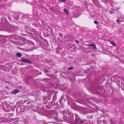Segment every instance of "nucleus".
<instances>
[{
  "instance_id": "obj_5",
  "label": "nucleus",
  "mask_w": 124,
  "mask_h": 124,
  "mask_svg": "<svg viewBox=\"0 0 124 124\" xmlns=\"http://www.w3.org/2000/svg\"><path fill=\"white\" fill-rule=\"evenodd\" d=\"M16 55L19 57H20L22 56V54L20 53H16Z\"/></svg>"
},
{
  "instance_id": "obj_3",
  "label": "nucleus",
  "mask_w": 124,
  "mask_h": 124,
  "mask_svg": "<svg viewBox=\"0 0 124 124\" xmlns=\"http://www.w3.org/2000/svg\"><path fill=\"white\" fill-rule=\"evenodd\" d=\"M88 46H93L94 49L95 50H97V48L96 47V45H95L94 44H88Z\"/></svg>"
},
{
  "instance_id": "obj_9",
  "label": "nucleus",
  "mask_w": 124,
  "mask_h": 124,
  "mask_svg": "<svg viewBox=\"0 0 124 124\" xmlns=\"http://www.w3.org/2000/svg\"><path fill=\"white\" fill-rule=\"evenodd\" d=\"M94 23L96 24H97L98 23V22L96 21H94Z\"/></svg>"
},
{
  "instance_id": "obj_6",
  "label": "nucleus",
  "mask_w": 124,
  "mask_h": 124,
  "mask_svg": "<svg viewBox=\"0 0 124 124\" xmlns=\"http://www.w3.org/2000/svg\"><path fill=\"white\" fill-rule=\"evenodd\" d=\"M54 119L55 120L57 121H59V119L57 116V115L56 116L54 117Z\"/></svg>"
},
{
  "instance_id": "obj_1",
  "label": "nucleus",
  "mask_w": 124,
  "mask_h": 124,
  "mask_svg": "<svg viewBox=\"0 0 124 124\" xmlns=\"http://www.w3.org/2000/svg\"><path fill=\"white\" fill-rule=\"evenodd\" d=\"M21 61L22 62H24L26 63H28L30 64H32V62L31 61L27 59L22 58L21 60Z\"/></svg>"
},
{
  "instance_id": "obj_11",
  "label": "nucleus",
  "mask_w": 124,
  "mask_h": 124,
  "mask_svg": "<svg viewBox=\"0 0 124 124\" xmlns=\"http://www.w3.org/2000/svg\"><path fill=\"white\" fill-rule=\"evenodd\" d=\"M117 23H119L120 22V21L118 19L117 20Z\"/></svg>"
},
{
  "instance_id": "obj_13",
  "label": "nucleus",
  "mask_w": 124,
  "mask_h": 124,
  "mask_svg": "<svg viewBox=\"0 0 124 124\" xmlns=\"http://www.w3.org/2000/svg\"><path fill=\"white\" fill-rule=\"evenodd\" d=\"M7 68V67H5V69H6V68Z\"/></svg>"
},
{
  "instance_id": "obj_7",
  "label": "nucleus",
  "mask_w": 124,
  "mask_h": 124,
  "mask_svg": "<svg viewBox=\"0 0 124 124\" xmlns=\"http://www.w3.org/2000/svg\"><path fill=\"white\" fill-rule=\"evenodd\" d=\"M64 11L66 13L69 14V13L67 12V10L66 9L64 8Z\"/></svg>"
},
{
  "instance_id": "obj_2",
  "label": "nucleus",
  "mask_w": 124,
  "mask_h": 124,
  "mask_svg": "<svg viewBox=\"0 0 124 124\" xmlns=\"http://www.w3.org/2000/svg\"><path fill=\"white\" fill-rule=\"evenodd\" d=\"M19 92V91L17 89H15L12 92V93L13 94H16L17 93Z\"/></svg>"
},
{
  "instance_id": "obj_12",
  "label": "nucleus",
  "mask_w": 124,
  "mask_h": 124,
  "mask_svg": "<svg viewBox=\"0 0 124 124\" xmlns=\"http://www.w3.org/2000/svg\"><path fill=\"white\" fill-rule=\"evenodd\" d=\"M44 70L46 72H48V71H47V70L45 69H44Z\"/></svg>"
},
{
  "instance_id": "obj_8",
  "label": "nucleus",
  "mask_w": 124,
  "mask_h": 124,
  "mask_svg": "<svg viewBox=\"0 0 124 124\" xmlns=\"http://www.w3.org/2000/svg\"><path fill=\"white\" fill-rule=\"evenodd\" d=\"M73 68L72 67H69L68 69V70H73Z\"/></svg>"
},
{
  "instance_id": "obj_10",
  "label": "nucleus",
  "mask_w": 124,
  "mask_h": 124,
  "mask_svg": "<svg viewBox=\"0 0 124 124\" xmlns=\"http://www.w3.org/2000/svg\"><path fill=\"white\" fill-rule=\"evenodd\" d=\"M75 41L77 43H79V41L77 40H75Z\"/></svg>"
},
{
  "instance_id": "obj_4",
  "label": "nucleus",
  "mask_w": 124,
  "mask_h": 124,
  "mask_svg": "<svg viewBox=\"0 0 124 124\" xmlns=\"http://www.w3.org/2000/svg\"><path fill=\"white\" fill-rule=\"evenodd\" d=\"M109 42L113 46H115L116 45V44L115 43V42H114L113 41H109Z\"/></svg>"
}]
</instances>
